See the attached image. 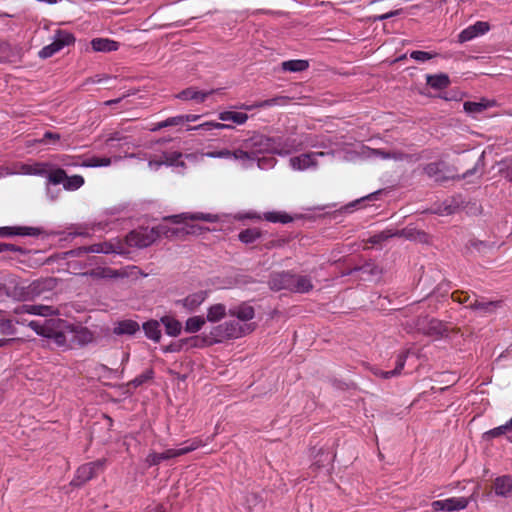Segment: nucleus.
I'll list each match as a JSON object with an SVG mask.
<instances>
[{"label": "nucleus", "instance_id": "f257e3e1", "mask_svg": "<svg viewBox=\"0 0 512 512\" xmlns=\"http://www.w3.org/2000/svg\"><path fill=\"white\" fill-rule=\"evenodd\" d=\"M194 233L188 229H171L163 225L148 228H139L131 231L125 238L127 245L130 247L145 248L154 243L161 235L169 237L170 235H188Z\"/></svg>", "mask_w": 512, "mask_h": 512}, {"label": "nucleus", "instance_id": "f03ea898", "mask_svg": "<svg viewBox=\"0 0 512 512\" xmlns=\"http://www.w3.org/2000/svg\"><path fill=\"white\" fill-rule=\"evenodd\" d=\"M242 147L254 152V160L257 153H276V154H289L295 150L293 142L285 141L283 144L275 138H270L261 134H255L252 137L245 139L242 142Z\"/></svg>", "mask_w": 512, "mask_h": 512}, {"label": "nucleus", "instance_id": "7ed1b4c3", "mask_svg": "<svg viewBox=\"0 0 512 512\" xmlns=\"http://www.w3.org/2000/svg\"><path fill=\"white\" fill-rule=\"evenodd\" d=\"M255 325L250 324H239L236 321L225 322L221 325L214 327L209 337L203 339L207 345L213 343L222 342L225 339H236L254 331Z\"/></svg>", "mask_w": 512, "mask_h": 512}, {"label": "nucleus", "instance_id": "20e7f679", "mask_svg": "<svg viewBox=\"0 0 512 512\" xmlns=\"http://www.w3.org/2000/svg\"><path fill=\"white\" fill-rule=\"evenodd\" d=\"M58 280L54 277H45L37 279L27 286H16L13 295L23 300L33 299L45 292L52 291L56 288Z\"/></svg>", "mask_w": 512, "mask_h": 512}, {"label": "nucleus", "instance_id": "39448f33", "mask_svg": "<svg viewBox=\"0 0 512 512\" xmlns=\"http://www.w3.org/2000/svg\"><path fill=\"white\" fill-rule=\"evenodd\" d=\"M415 327L424 335L436 339L447 336L448 332L447 326L442 321L435 318H428L427 316L417 318Z\"/></svg>", "mask_w": 512, "mask_h": 512}, {"label": "nucleus", "instance_id": "423d86ee", "mask_svg": "<svg viewBox=\"0 0 512 512\" xmlns=\"http://www.w3.org/2000/svg\"><path fill=\"white\" fill-rule=\"evenodd\" d=\"M74 42L75 37L73 34L59 29L55 33L54 41L39 51V57L42 59L49 58L63 49L65 46L72 45Z\"/></svg>", "mask_w": 512, "mask_h": 512}, {"label": "nucleus", "instance_id": "0eeeda50", "mask_svg": "<svg viewBox=\"0 0 512 512\" xmlns=\"http://www.w3.org/2000/svg\"><path fill=\"white\" fill-rule=\"evenodd\" d=\"M106 464V459H98L96 461L87 463L78 468L74 482L81 485L91 480L99 470H102Z\"/></svg>", "mask_w": 512, "mask_h": 512}, {"label": "nucleus", "instance_id": "6e6552de", "mask_svg": "<svg viewBox=\"0 0 512 512\" xmlns=\"http://www.w3.org/2000/svg\"><path fill=\"white\" fill-rule=\"evenodd\" d=\"M469 500L464 497L460 498H449L445 500H437L432 503L434 511L445 510L448 512L462 510L467 507Z\"/></svg>", "mask_w": 512, "mask_h": 512}, {"label": "nucleus", "instance_id": "1a4fd4ad", "mask_svg": "<svg viewBox=\"0 0 512 512\" xmlns=\"http://www.w3.org/2000/svg\"><path fill=\"white\" fill-rule=\"evenodd\" d=\"M423 170L428 177L434 178L439 183L455 178L454 175L446 174L448 171L446 170L445 163L441 161L429 163L425 165Z\"/></svg>", "mask_w": 512, "mask_h": 512}, {"label": "nucleus", "instance_id": "9d476101", "mask_svg": "<svg viewBox=\"0 0 512 512\" xmlns=\"http://www.w3.org/2000/svg\"><path fill=\"white\" fill-rule=\"evenodd\" d=\"M166 220H171L174 223H180L185 220L191 221H205V222H216L218 221V216L210 213H181L178 215H172L165 218Z\"/></svg>", "mask_w": 512, "mask_h": 512}, {"label": "nucleus", "instance_id": "9b49d317", "mask_svg": "<svg viewBox=\"0 0 512 512\" xmlns=\"http://www.w3.org/2000/svg\"><path fill=\"white\" fill-rule=\"evenodd\" d=\"M490 29L489 23L484 21H478L474 25L464 29L458 36L460 43L470 41L478 35H483Z\"/></svg>", "mask_w": 512, "mask_h": 512}, {"label": "nucleus", "instance_id": "f8f14e48", "mask_svg": "<svg viewBox=\"0 0 512 512\" xmlns=\"http://www.w3.org/2000/svg\"><path fill=\"white\" fill-rule=\"evenodd\" d=\"M139 331V323L132 319H125L115 322L112 330L113 334L117 336H133Z\"/></svg>", "mask_w": 512, "mask_h": 512}, {"label": "nucleus", "instance_id": "ddd939ff", "mask_svg": "<svg viewBox=\"0 0 512 512\" xmlns=\"http://www.w3.org/2000/svg\"><path fill=\"white\" fill-rule=\"evenodd\" d=\"M494 246L495 244L492 242L472 237L465 244L464 250L468 255L485 254L494 248Z\"/></svg>", "mask_w": 512, "mask_h": 512}, {"label": "nucleus", "instance_id": "4468645a", "mask_svg": "<svg viewBox=\"0 0 512 512\" xmlns=\"http://www.w3.org/2000/svg\"><path fill=\"white\" fill-rule=\"evenodd\" d=\"M324 152L302 154L290 158V165L295 170H304L317 165L316 157L323 156Z\"/></svg>", "mask_w": 512, "mask_h": 512}, {"label": "nucleus", "instance_id": "2eb2a0df", "mask_svg": "<svg viewBox=\"0 0 512 512\" xmlns=\"http://www.w3.org/2000/svg\"><path fill=\"white\" fill-rule=\"evenodd\" d=\"M292 274L289 272L274 273L269 278V287L271 290H289L291 287Z\"/></svg>", "mask_w": 512, "mask_h": 512}, {"label": "nucleus", "instance_id": "dca6fc26", "mask_svg": "<svg viewBox=\"0 0 512 512\" xmlns=\"http://www.w3.org/2000/svg\"><path fill=\"white\" fill-rule=\"evenodd\" d=\"M397 237H403L407 240L422 244H429L431 239L425 231L418 230L413 227H406L401 230H397Z\"/></svg>", "mask_w": 512, "mask_h": 512}, {"label": "nucleus", "instance_id": "f3484780", "mask_svg": "<svg viewBox=\"0 0 512 512\" xmlns=\"http://www.w3.org/2000/svg\"><path fill=\"white\" fill-rule=\"evenodd\" d=\"M63 328L69 329L70 326L61 319H46L43 322L42 331H39V335L52 338L59 329Z\"/></svg>", "mask_w": 512, "mask_h": 512}, {"label": "nucleus", "instance_id": "a211bd4d", "mask_svg": "<svg viewBox=\"0 0 512 512\" xmlns=\"http://www.w3.org/2000/svg\"><path fill=\"white\" fill-rule=\"evenodd\" d=\"M41 233L40 229L34 227H1L0 236L8 237L14 235L20 236H38Z\"/></svg>", "mask_w": 512, "mask_h": 512}, {"label": "nucleus", "instance_id": "6ab92c4d", "mask_svg": "<svg viewBox=\"0 0 512 512\" xmlns=\"http://www.w3.org/2000/svg\"><path fill=\"white\" fill-rule=\"evenodd\" d=\"M313 289V284L307 276L292 274L290 291L295 293H307Z\"/></svg>", "mask_w": 512, "mask_h": 512}, {"label": "nucleus", "instance_id": "aec40b11", "mask_svg": "<svg viewBox=\"0 0 512 512\" xmlns=\"http://www.w3.org/2000/svg\"><path fill=\"white\" fill-rule=\"evenodd\" d=\"M494 490L498 496L509 497L512 494V478L506 475L496 478Z\"/></svg>", "mask_w": 512, "mask_h": 512}, {"label": "nucleus", "instance_id": "412c9836", "mask_svg": "<svg viewBox=\"0 0 512 512\" xmlns=\"http://www.w3.org/2000/svg\"><path fill=\"white\" fill-rule=\"evenodd\" d=\"M228 313L230 316L237 317L241 321H249L255 316L254 308L246 303L231 308Z\"/></svg>", "mask_w": 512, "mask_h": 512}, {"label": "nucleus", "instance_id": "4be33fe9", "mask_svg": "<svg viewBox=\"0 0 512 512\" xmlns=\"http://www.w3.org/2000/svg\"><path fill=\"white\" fill-rule=\"evenodd\" d=\"M92 49L96 52H112L119 48V43L108 38H95L91 41Z\"/></svg>", "mask_w": 512, "mask_h": 512}, {"label": "nucleus", "instance_id": "5701e85b", "mask_svg": "<svg viewBox=\"0 0 512 512\" xmlns=\"http://www.w3.org/2000/svg\"><path fill=\"white\" fill-rule=\"evenodd\" d=\"M494 100L481 99L480 102L467 101L463 104L465 112L470 114H479L486 109L495 106Z\"/></svg>", "mask_w": 512, "mask_h": 512}, {"label": "nucleus", "instance_id": "b1692460", "mask_svg": "<svg viewBox=\"0 0 512 512\" xmlns=\"http://www.w3.org/2000/svg\"><path fill=\"white\" fill-rule=\"evenodd\" d=\"M17 312H25L29 314L41 315V316H50L57 313V310L52 306H44V305H22L18 308Z\"/></svg>", "mask_w": 512, "mask_h": 512}, {"label": "nucleus", "instance_id": "393cba45", "mask_svg": "<svg viewBox=\"0 0 512 512\" xmlns=\"http://www.w3.org/2000/svg\"><path fill=\"white\" fill-rule=\"evenodd\" d=\"M206 297H207L206 291H198V292L190 294L186 298H184L182 300V304L189 311H194L205 301Z\"/></svg>", "mask_w": 512, "mask_h": 512}, {"label": "nucleus", "instance_id": "a878e982", "mask_svg": "<svg viewBox=\"0 0 512 512\" xmlns=\"http://www.w3.org/2000/svg\"><path fill=\"white\" fill-rule=\"evenodd\" d=\"M214 92H216V90H210L208 92H201V91H196L193 88H187V89L181 91L177 95V97L182 100H196V101L202 103L205 101V99L209 95L213 94Z\"/></svg>", "mask_w": 512, "mask_h": 512}, {"label": "nucleus", "instance_id": "bb28decb", "mask_svg": "<svg viewBox=\"0 0 512 512\" xmlns=\"http://www.w3.org/2000/svg\"><path fill=\"white\" fill-rule=\"evenodd\" d=\"M142 328L144 330V333L147 338L159 342L162 336L161 329H160V322L154 319H151L147 322H145L142 325Z\"/></svg>", "mask_w": 512, "mask_h": 512}, {"label": "nucleus", "instance_id": "cd10ccee", "mask_svg": "<svg viewBox=\"0 0 512 512\" xmlns=\"http://www.w3.org/2000/svg\"><path fill=\"white\" fill-rule=\"evenodd\" d=\"M426 83L435 90H442L450 85V79L449 76L444 73L427 75Z\"/></svg>", "mask_w": 512, "mask_h": 512}, {"label": "nucleus", "instance_id": "c85d7f7f", "mask_svg": "<svg viewBox=\"0 0 512 512\" xmlns=\"http://www.w3.org/2000/svg\"><path fill=\"white\" fill-rule=\"evenodd\" d=\"M172 458H176L174 449H167L163 452H151L146 457V463L149 466H155L160 464L162 461L170 460Z\"/></svg>", "mask_w": 512, "mask_h": 512}, {"label": "nucleus", "instance_id": "c756f323", "mask_svg": "<svg viewBox=\"0 0 512 512\" xmlns=\"http://www.w3.org/2000/svg\"><path fill=\"white\" fill-rule=\"evenodd\" d=\"M160 322L165 326V331L169 336H178L181 332V323L171 316H163Z\"/></svg>", "mask_w": 512, "mask_h": 512}, {"label": "nucleus", "instance_id": "7c9ffc66", "mask_svg": "<svg viewBox=\"0 0 512 512\" xmlns=\"http://www.w3.org/2000/svg\"><path fill=\"white\" fill-rule=\"evenodd\" d=\"M282 70L289 71V72H302L308 69L309 62L307 60H289L284 61L281 64Z\"/></svg>", "mask_w": 512, "mask_h": 512}, {"label": "nucleus", "instance_id": "2f4dec72", "mask_svg": "<svg viewBox=\"0 0 512 512\" xmlns=\"http://www.w3.org/2000/svg\"><path fill=\"white\" fill-rule=\"evenodd\" d=\"M219 119L221 121H232L236 124H244L248 119V115L242 112L224 111L219 113Z\"/></svg>", "mask_w": 512, "mask_h": 512}, {"label": "nucleus", "instance_id": "473e14b6", "mask_svg": "<svg viewBox=\"0 0 512 512\" xmlns=\"http://www.w3.org/2000/svg\"><path fill=\"white\" fill-rule=\"evenodd\" d=\"M198 337H190L186 339H181L177 342L171 343L168 346L163 347V351L165 353L168 352H179L183 349L184 345L191 344V346H197Z\"/></svg>", "mask_w": 512, "mask_h": 512}, {"label": "nucleus", "instance_id": "72a5a7b5", "mask_svg": "<svg viewBox=\"0 0 512 512\" xmlns=\"http://www.w3.org/2000/svg\"><path fill=\"white\" fill-rule=\"evenodd\" d=\"M374 154L381 156L384 159H394L396 161L411 160L412 156L401 151L386 152L380 149L374 150Z\"/></svg>", "mask_w": 512, "mask_h": 512}, {"label": "nucleus", "instance_id": "f704fd0d", "mask_svg": "<svg viewBox=\"0 0 512 512\" xmlns=\"http://www.w3.org/2000/svg\"><path fill=\"white\" fill-rule=\"evenodd\" d=\"M225 315L226 307L223 304H215L208 309L207 320L210 322H216L222 319Z\"/></svg>", "mask_w": 512, "mask_h": 512}, {"label": "nucleus", "instance_id": "c9c22d12", "mask_svg": "<svg viewBox=\"0 0 512 512\" xmlns=\"http://www.w3.org/2000/svg\"><path fill=\"white\" fill-rule=\"evenodd\" d=\"M408 354H409V350H406V351L400 353L397 358V363H396L395 369H393L391 371H386L385 373H383V378L387 379V378L399 375L401 370L404 368Z\"/></svg>", "mask_w": 512, "mask_h": 512}, {"label": "nucleus", "instance_id": "e433bc0d", "mask_svg": "<svg viewBox=\"0 0 512 512\" xmlns=\"http://www.w3.org/2000/svg\"><path fill=\"white\" fill-rule=\"evenodd\" d=\"M87 274L94 279L114 278L119 275L118 271L113 270L111 268H107V267L106 268L98 267V268L92 269Z\"/></svg>", "mask_w": 512, "mask_h": 512}, {"label": "nucleus", "instance_id": "4c0bfd02", "mask_svg": "<svg viewBox=\"0 0 512 512\" xmlns=\"http://www.w3.org/2000/svg\"><path fill=\"white\" fill-rule=\"evenodd\" d=\"M239 240L243 243H253L261 237V231L257 228H249L239 233Z\"/></svg>", "mask_w": 512, "mask_h": 512}, {"label": "nucleus", "instance_id": "58836bf2", "mask_svg": "<svg viewBox=\"0 0 512 512\" xmlns=\"http://www.w3.org/2000/svg\"><path fill=\"white\" fill-rule=\"evenodd\" d=\"M205 322L206 320L201 316L190 317L185 323V331L188 333L198 332L203 327Z\"/></svg>", "mask_w": 512, "mask_h": 512}, {"label": "nucleus", "instance_id": "ea45409f", "mask_svg": "<svg viewBox=\"0 0 512 512\" xmlns=\"http://www.w3.org/2000/svg\"><path fill=\"white\" fill-rule=\"evenodd\" d=\"M181 157H182V153L181 152H177V151H174V152H164L162 154V156H161V158L163 160V163L165 165H169V166L177 165V166L184 167L185 163L183 161L179 162V159Z\"/></svg>", "mask_w": 512, "mask_h": 512}, {"label": "nucleus", "instance_id": "a19ab883", "mask_svg": "<svg viewBox=\"0 0 512 512\" xmlns=\"http://www.w3.org/2000/svg\"><path fill=\"white\" fill-rule=\"evenodd\" d=\"M69 331L75 333L74 339L80 345H85V344L91 342L93 339L92 333L86 328H79L78 330H72L69 328Z\"/></svg>", "mask_w": 512, "mask_h": 512}, {"label": "nucleus", "instance_id": "79ce46f5", "mask_svg": "<svg viewBox=\"0 0 512 512\" xmlns=\"http://www.w3.org/2000/svg\"><path fill=\"white\" fill-rule=\"evenodd\" d=\"M498 305L499 302L497 301L480 302L475 300L474 302L470 303L469 307L473 310H480L484 313H489L492 312Z\"/></svg>", "mask_w": 512, "mask_h": 512}, {"label": "nucleus", "instance_id": "37998d69", "mask_svg": "<svg viewBox=\"0 0 512 512\" xmlns=\"http://www.w3.org/2000/svg\"><path fill=\"white\" fill-rule=\"evenodd\" d=\"M354 270L361 271L364 274L371 276H378L382 273V269L373 262H366L362 266L354 267Z\"/></svg>", "mask_w": 512, "mask_h": 512}, {"label": "nucleus", "instance_id": "c03bdc74", "mask_svg": "<svg viewBox=\"0 0 512 512\" xmlns=\"http://www.w3.org/2000/svg\"><path fill=\"white\" fill-rule=\"evenodd\" d=\"M265 220L269 222H280V223H289L292 221V217L286 213H278V212H267L264 214Z\"/></svg>", "mask_w": 512, "mask_h": 512}, {"label": "nucleus", "instance_id": "a18cd8bd", "mask_svg": "<svg viewBox=\"0 0 512 512\" xmlns=\"http://www.w3.org/2000/svg\"><path fill=\"white\" fill-rule=\"evenodd\" d=\"M84 184V179L80 175H73L65 179L64 188L66 190H77Z\"/></svg>", "mask_w": 512, "mask_h": 512}, {"label": "nucleus", "instance_id": "49530a36", "mask_svg": "<svg viewBox=\"0 0 512 512\" xmlns=\"http://www.w3.org/2000/svg\"><path fill=\"white\" fill-rule=\"evenodd\" d=\"M505 433H512V430L507 424L501 425L494 429H491L483 434V438L486 440H490L495 437H499Z\"/></svg>", "mask_w": 512, "mask_h": 512}, {"label": "nucleus", "instance_id": "de8ad7c7", "mask_svg": "<svg viewBox=\"0 0 512 512\" xmlns=\"http://www.w3.org/2000/svg\"><path fill=\"white\" fill-rule=\"evenodd\" d=\"M286 99H287L286 97L279 96V97H275V98H272V99L260 101L258 103H255L254 105H251V106L245 105L242 108H244L246 110H251L253 108H262V107H266V106H272V105L284 102Z\"/></svg>", "mask_w": 512, "mask_h": 512}, {"label": "nucleus", "instance_id": "09e8293b", "mask_svg": "<svg viewBox=\"0 0 512 512\" xmlns=\"http://www.w3.org/2000/svg\"><path fill=\"white\" fill-rule=\"evenodd\" d=\"M111 164V159L108 157H91L84 162V166L86 167H101V166H109Z\"/></svg>", "mask_w": 512, "mask_h": 512}, {"label": "nucleus", "instance_id": "8fccbe9b", "mask_svg": "<svg viewBox=\"0 0 512 512\" xmlns=\"http://www.w3.org/2000/svg\"><path fill=\"white\" fill-rule=\"evenodd\" d=\"M392 237H397V231L385 230V231H382V232L372 236L370 238L369 242L372 244H378V243L385 241Z\"/></svg>", "mask_w": 512, "mask_h": 512}, {"label": "nucleus", "instance_id": "3c124183", "mask_svg": "<svg viewBox=\"0 0 512 512\" xmlns=\"http://www.w3.org/2000/svg\"><path fill=\"white\" fill-rule=\"evenodd\" d=\"M87 250L90 251L91 253L108 254V253L114 252L113 246L109 243L93 244V245L87 246Z\"/></svg>", "mask_w": 512, "mask_h": 512}, {"label": "nucleus", "instance_id": "603ef678", "mask_svg": "<svg viewBox=\"0 0 512 512\" xmlns=\"http://www.w3.org/2000/svg\"><path fill=\"white\" fill-rule=\"evenodd\" d=\"M203 443L201 440H193L189 445L185 446V447H182V448H179V449H174V452H175V456L176 457H179V456H182V455H185L189 452H192L194 450H196L198 447L202 446Z\"/></svg>", "mask_w": 512, "mask_h": 512}, {"label": "nucleus", "instance_id": "864d4df0", "mask_svg": "<svg viewBox=\"0 0 512 512\" xmlns=\"http://www.w3.org/2000/svg\"><path fill=\"white\" fill-rule=\"evenodd\" d=\"M203 443L201 440H193L189 445L185 446V447H182V448H179V449H174V452H175V456L176 457H179V456H182V455H185L189 452H192L194 450H196L198 447L202 446Z\"/></svg>", "mask_w": 512, "mask_h": 512}, {"label": "nucleus", "instance_id": "5fc2aeb1", "mask_svg": "<svg viewBox=\"0 0 512 512\" xmlns=\"http://www.w3.org/2000/svg\"><path fill=\"white\" fill-rule=\"evenodd\" d=\"M66 178H67L66 172L60 168L50 172L48 175L49 181L55 185L60 184V183L64 184Z\"/></svg>", "mask_w": 512, "mask_h": 512}, {"label": "nucleus", "instance_id": "6e6d98bb", "mask_svg": "<svg viewBox=\"0 0 512 512\" xmlns=\"http://www.w3.org/2000/svg\"><path fill=\"white\" fill-rule=\"evenodd\" d=\"M234 159H240V160H254V152H250V150H247L245 148H239L231 152Z\"/></svg>", "mask_w": 512, "mask_h": 512}, {"label": "nucleus", "instance_id": "4d7b16f0", "mask_svg": "<svg viewBox=\"0 0 512 512\" xmlns=\"http://www.w3.org/2000/svg\"><path fill=\"white\" fill-rule=\"evenodd\" d=\"M12 56V49L8 42L0 40V62L9 61Z\"/></svg>", "mask_w": 512, "mask_h": 512}, {"label": "nucleus", "instance_id": "13d9d810", "mask_svg": "<svg viewBox=\"0 0 512 512\" xmlns=\"http://www.w3.org/2000/svg\"><path fill=\"white\" fill-rule=\"evenodd\" d=\"M152 377H153V371L147 370L144 373H142L141 375L137 376L135 379H133L130 382V384L133 385L134 387H138V386L142 385L143 383H145L146 381L152 379Z\"/></svg>", "mask_w": 512, "mask_h": 512}, {"label": "nucleus", "instance_id": "bf43d9fd", "mask_svg": "<svg viewBox=\"0 0 512 512\" xmlns=\"http://www.w3.org/2000/svg\"><path fill=\"white\" fill-rule=\"evenodd\" d=\"M230 128H233L231 125L229 124H223V123H216V122H207V123H204V124H201L197 127H194L193 129H207V130H210V129H230Z\"/></svg>", "mask_w": 512, "mask_h": 512}, {"label": "nucleus", "instance_id": "052dcab7", "mask_svg": "<svg viewBox=\"0 0 512 512\" xmlns=\"http://www.w3.org/2000/svg\"><path fill=\"white\" fill-rule=\"evenodd\" d=\"M434 56H435L434 54H431L426 51H413L410 54V57L417 61H427V60L432 59Z\"/></svg>", "mask_w": 512, "mask_h": 512}, {"label": "nucleus", "instance_id": "680f3d73", "mask_svg": "<svg viewBox=\"0 0 512 512\" xmlns=\"http://www.w3.org/2000/svg\"><path fill=\"white\" fill-rule=\"evenodd\" d=\"M10 251V252H18L24 254L26 251L20 246L9 244V243H0V253Z\"/></svg>", "mask_w": 512, "mask_h": 512}, {"label": "nucleus", "instance_id": "e2e57ef3", "mask_svg": "<svg viewBox=\"0 0 512 512\" xmlns=\"http://www.w3.org/2000/svg\"><path fill=\"white\" fill-rule=\"evenodd\" d=\"M205 155L209 158H229L232 153L228 149H223L220 151H209Z\"/></svg>", "mask_w": 512, "mask_h": 512}, {"label": "nucleus", "instance_id": "0e129e2a", "mask_svg": "<svg viewBox=\"0 0 512 512\" xmlns=\"http://www.w3.org/2000/svg\"><path fill=\"white\" fill-rule=\"evenodd\" d=\"M261 497L256 493H250L247 495L246 502L249 509L257 507L261 503Z\"/></svg>", "mask_w": 512, "mask_h": 512}, {"label": "nucleus", "instance_id": "69168bd1", "mask_svg": "<svg viewBox=\"0 0 512 512\" xmlns=\"http://www.w3.org/2000/svg\"><path fill=\"white\" fill-rule=\"evenodd\" d=\"M58 346H66V335L63 329H59L51 338Z\"/></svg>", "mask_w": 512, "mask_h": 512}, {"label": "nucleus", "instance_id": "338daca9", "mask_svg": "<svg viewBox=\"0 0 512 512\" xmlns=\"http://www.w3.org/2000/svg\"><path fill=\"white\" fill-rule=\"evenodd\" d=\"M401 11H402L401 9H397V10H394V11H391V12H388V13H385L382 15L374 16L372 18V21L376 22V21H382V20L389 19L391 17L399 15L401 13Z\"/></svg>", "mask_w": 512, "mask_h": 512}, {"label": "nucleus", "instance_id": "774afa93", "mask_svg": "<svg viewBox=\"0 0 512 512\" xmlns=\"http://www.w3.org/2000/svg\"><path fill=\"white\" fill-rule=\"evenodd\" d=\"M184 123V116L181 115V116H175V117H171V118H168L164 121V125H167L168 127L169 126H177V125H180V124H183Z\"/></svg>", "mask_w": 512, "mask_h": 512}]
</instances>
